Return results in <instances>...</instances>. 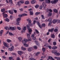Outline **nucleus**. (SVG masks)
Returning <instances> with one entry per match:
<instances>
[{"mask_svg": "<svg viewBox=\"0 0 60 60\" xmlns=\"http://www.w3.org/2000/svg\"><path fill=\"white\" fill-rule=\"evenodd\" d=\"M4 32V31L2 30H1L0 31V35H2V34Z\"/></svg>", "mask_w": 60, "mask_h": 60, "instance_id": "nucleus-21", "label": "nucleus"}, {"mask_svg": "<svg viewBox=\"0 0 60 60\" xmlns=\"http://www.w3.org/2000/svg\"><path fill=\"white\" fill-rule=\"evenodd\" d=\"M54 30V29L53 28L51 29H49V32H53V30Z\"/></svg>", "mask_w": 60, "mask_h": 60, "instance_id": "nucleus-29", "label": "nucleus"}, {"mask_svg": "<svg viewBox=\"0 0 60 60\" xmlns=\"http://www.w3.org/2000/svg\"><path fill=\"white\" fill-rule=\"evenodd\" d=\"M54 11L55 12H56V13H57V10L56 9H54Z\"/></svg>", "mask_w": 60, "mask_h": 60, "instance_id": "nucleus-40", "label": "nucleus"}, {"mask_svg": "<svg viewBox=\"0 0 60 60\" xmlns=\"http://www.w3.org/2000/svg\"><path fill=\"white\" fill-rule=\"evenodd\" d=\"M32 10V8H30L28 9V11H31Z\"/></svg>", "mask_w": 60, "mask_h": 60, "instance_id": "nucleus-64", "label": "nucleus"}, {"mask_svg": "<svg viewBox=\"0 0 60 60\" xmlns=\"http://www.w3.org/2000/svg\"><path fill=\"white\" fill-rule=\"evenodd\" d=\"M26 26L27 27V28L28 29L29 33V34H31V32H32V30L30 29V26H29L28 25H27Z\"/></svg>", "mask_w": 60, "mask_h": 60, "instance_id": "nucleus-3", "label": "nucleus"}, {"mask_svg": "<svg viewBox=\"0 0 60 60\" xmlns=\"http://www.w3.org/2000/svg\"><path fill=\"white\" fill-rule=\"evenodd\" d=\"M54 54L56 55H57V56H60V54L59 53H57V52H56L54 53Z\"/></svg>", "mask_w": 60, "mask_h": 60, "instance_id": "nucleus-14", "label": "nucleus"}, {"mask_svg": "<svg viewBox=\"0 0 60 60\" xmlns=\"http://www.w3.org/2000/svg\"><path fill=\"white\" fill-rule=\"evenodd\" d=\"M4 29H5L6 30H9V28L8 27H5L4 28Z\"/></svg>", "mask_w": 60, "mask_h": 60, "instance_id": "nucleus-37", "label": "nucleus"}, {"mask_svg": "<svg viewBox=\"0 0 60 60\" xmlns=\"http://www.w3.org/2000/svg\"><path fill=\"white\" fill-rule=\"evenodd\" d=\"M30 15H33L34 13L32 11H30Z\"/></svg>", "mask_w": 60, "mask_h": 60, "instance_id": "nucleus-32", "label": "nucleus"}, {"mask_svg": "<svg viewBox=\"0 0 60 60\" xmlns=\"http://www.w3.org/2000/svg\"><path fill=\"white\" fill-rule=\"evenodd\" d=\"M9 1L11 3H12V0H9Z\"/></svg>", "mask_w": 60, "mask_h": 60, "instance_id": "nucleus-51", "label": "nucleus"}, {"mask_svg": "<svg viewBox=\"0 0 60 60\" xmlns=\"http://www.w3.org/2000/svg\"><path fill=\"white\" fill-rule=\"evenodd\" d=\"M35 7L36 8H38V5H37L35 6Z\"/></svg>", "mask_w": 60, "mask_h": 60, "instance_id": "nucleus-61", "label": "nucleus"}, {"mask_svg": "<svg viewBox=\"0 0 60 60\" xmlns=\"http://www.w3.org/2000/svg\"><path fill=\"white\" fill-rule=\"evenodd\" d=\"M41 16L42 17V19H45L44 17V15H41Z\"/></svg>", "mask_w": 60, "mask_h": 60, "instance_id": "nucleus-43", "label": "nucleus"}, {"mask_svg": "<svg viewBox=\"0 0 60 60\" xmlns=\"http://www.w3.org/2000/svg\"><path fill=\"white\" fill-rule=\"evenodd\" d=\"M57 20L54 19L52 21V23H56V22H57Z\"/></svg>", "mask_w": 60, "mask_h": 60, "instance_id": "nucleus-17", "label": "nucleus"}, {"mask_svg": "<svg viewBox=\"0 0 60 60\" xmlns=\"http://www.w3.org/2000/svg\"><path fill=\"white\" fill-rule=\"evenodd\" d=\"M42 50L43 52H45L46 51V49L45 48H43L42 49Z\"/></svg>", "mask_w": 60, "mask_h": 60, "instance_id": "nucleus-33", "label": "nucleus"}, {"mask_svg": "<svg viewBox=\"0 0 60 60\" xmlns=\"http://www.w3.org/2000/svg\"><path fill=\"white\" fill-rule=\"evenodd\" d=\"M20 20H21V18H17L16 20V25H19V23Z\"/></svg>", "mask_w": 60, "mask_h": 60, "instance_id": "nucleus-4", "label": "nucleus"}, {"mask_svg": "<svg viewBox=\"0 0 60 60\" xmlns=\"http://www.w3.org/2000/svg\"><path fill=\"white\" fill-rule=\"evenodd\" d=\"M18 39L19 40V41H21L22 40V38L21 37H19L18 38Z\"/></svg>", "mask_w": 60, "mask_h": 60, "instance_id": "nucleus-24", "label": "nucleus"}, {"mask_svg": "<svg viewBox=\"0 0 60 60\" xmlns=\"http://www.w3.org/2000/svg\"><path fill=\"white\" fill-rule=\"evenodd\" d=\"M49 15H49V16H51V15H52V14L51 13H50L49 12Z\"/></svg>", "mask_w": 60, "mask_h": 60, "instance_id": "nucleus-57", "label": "nucleus"}, {"mask_svg": "<svg viewBox=\"0 0 60 60\" xmlns=\"http://www.w3.org/2000/svg\"><path fill=\"white\" fill-rule=\"evenodd\" d=\"M38 25L40 28H41V24H40V23L39 22H38Z\"/></svg>", "mask_w": 60, "mask_h": 60, "instance_id": "nucleus-26", "label": "nucleus"}, {"mask_svg": "<svg viewBox=\"0 0 60 60\" xmlns=\"http://www.w3.org/2000/svg\"><path fill=\"white\" fill-rule=\"evenodd\" d=\"M9 34L10 35H11V36L12 35V33L11 32H9Z\"/></svg>", "mask_w": 60, "mask_h": 60, "instance_id": "nucleus-47", "label": "nucleus"}, {"mask_svg": "<svg viewBox=\"0 0 60 60\" xmlns=\"http://www.w3.org/2000/svg\"><path fill=\"white\" fill-rule=\"evenodd\" d=\"M36 22V21L35 20H34L33 21V24H35Z\"/></svg>", "mask_w": 60, "mask_h": 60, "instance_id": "nucleus-60", "label": "nucleus"}, {"mask_svg": "<svg viewBox=\"0 0 60 60\" xmlns=\"http://www.w3.org/2000/svg\"><path fill=\"white\" fill-rule=\"evenodd\" d=\"M14 11L15 13H17V11L16 10H14Z\"/></svg>", "mask_w": 60, "mask_h": 60, "instance_id": "nucleus-59", "label": "nucleus"}, {"mask_svg": "<svg viewBox=\"0 0 60 60\" xmlns=\"http://www.w3.org/2000/svg\"><path fill=\"white\" fill-rule=\"evenodd\" d=\"M29 4V2L28 1H26L25 2V4Z\"/></svg>", "mask_w": 60, "mask_h": 60, "instance_id": "nucleus-25", "label": "nucleus"}, {"mask_svg": "<svg viewBox=\"0 0 60 60\" xmlns=\"http://www.w3.org/2000/svg\"><path fill=\"white\" fill-rule=\"evenodd\" d=\"M20 2L21 4H24V1L21 0L20 1Z\"/></svg>", "mask_w": 60, "mask_h": 60, "instance_id": "nucleus-44", "label": "nucleus"}, {"mask_svg": "<svg viewBox=\"0 0 60 60\" xmlns=\"http://www.w3.org/2000/svg\"><path fill=\"white\" fill-rule=\"evenodd\" d=\"M44 46L45 47H48V48H49V49H51V46H48V44H45V45H44Z\"/></svg>", "mask_w": 60, "mask_h": 60, "instance_id": "nucleus-9", "label": "nucleus"}, {"mask_svg": "<svg viewBox=\"0 0 60 60\" xmlns=\"http://www.w3.org/2000/svg\"><path fill=\"white\" fill-rule=\"evenodd\" d=\"M42 5L43 6L44 9L45 10L46 7V3L44 2H43L42 4Z\"/></svg>", "mask_w": 60, "mask_h": 60, "instance_id": "nucleus-7", "label": "nucleus"}, {"mask_svg": "<svg viewBox=\"0 0 60 60\" xmlns=\"http://www.w3.org/2000/svg\"><path fill=\"white\" fill-rule=\"evenodd\" d=\"M51 37L52 38H55V36L54 34H51Z\"/></svg>", "mask_w": 60, "mask_h": 60, "instance_id": "nucleus-20", "label": "nucleus"}, {"mask_svg": "<svg viewBox=\"0 0 60 60\" xmlns=\"http://www.w3.org/2000/svg\"><path fill=\"white\" fill-rule=\"evenodd\" d=\"M57 48V47L56 46H53L52 48V49H56Z\"/></svg>", "mask_w": 60, "mask_h": 60, "instance_id": "nucleus-22", "label": "nucleus"}, {"mask_svg": "<svg viewBox=\"0 0 60 60\" xmlns=\"http://www.w3.org/2000/svg\"><path fill=\"white\" fill-rule=\"evenodd\" d=\"M59 57H54L55 58V59H57V60H58L59 59Z\"/></svg>", "mask_w": 60, "mask_h": 60, "instance_id": "nucleus-42", "label": "nucleus"}, {"mask_svg": "<svg viewBox=\"0 0 60 60\" xmlns=\"http://www.w3.org/2000/svg\"><path fill=\"white\" fill-rule=\"evenodd\" d=\"M26 26L24 27L23 28V30H24V31H26Z\"/></svg>", "mask_w": 60, "mask_h": 60, "instance_id": "nucleus-35", "label": "nucleus"}, {"mask_svg": "<svg viewBox=\"0 0 60 60\" xmlns=\"http://www.w3.org/2000/svg\"><path fill=\"white\" fill-rule=\"evenodd\" d=\"M1 51L2 52V53H4V50H1Z\"/></svg>", "mask_w": 60, "mask_h": 60, "instance_id": "nucleus-62", "label": "nucleus"}, {"mask_svg": "<svg viewBox=\"0 0 60 60\" xmlns=\"http://www.w3.org/2000/svg\"><path fill=\"white\" fill-rule=\"evenodd\" d=\"M59 0H54L52 1H51L52 4H55L57 2H58Z\"/></svg>", "mask_w": 60, "mask_h": 60, "instance_id": "nucleus-10", "label": "nucleus"}, {"mask_svg": "<svg viewBox=\"0 0 60 60\" xmlns=\"http://www.w3.org/2000/svg\"><path fill=\"white\" fill-rule=\"evenodd\" d=\"M10 18L11 19H13V18H12V15H11L10 16Z\"/></svg>", "mask_w": 60, "mask_h": 60, "instance_id": "nucleus-52", "label": "nucleus"}, {"mask_svg": "<svg viewBox=\"0 0 60 60\" xmlns=\"http://www.w3.org/2000/svg\"><path fill=\"white\" fill-rule=\"evenodd\" d=\"M7 41L8 42H11V40L10 39H7Z\"/></svg>", "mask_w": 60, "mask_h": 60, "instance_id": "nucleus-31", "label": "nucleus"}, {"mask_svg": "<svg viewBox=\"0 0 60 60\" xmlns=\"http://www.w3.org/2000/svg\"><path fill=\"white\" fill-rule=\"evenodd\" d=\"M17 4L19 6H20V3L19 2H18Z\"/></svg>", "mask_w": 60, "mask_h": 60, "instance_id": "nucleus-58", "label": "nucleus"}, {"mask_svg": "<svg viewBox=\"0 0 60 60\" xmlns=\"http://www.w3.org/2000/svg\"><path fill=\"white\" fill-rule=\"evenodd\" d=\"M34 48L35 49H36L37 48V47L36 46H33Z\"/></svg>", "mask_w": 60, "mask_h": 60, "instance_id": "nucleus-48", "label": "nucleus"}, {"mask_svg": "<svg viewBox=\"0 0 60 60\" xmlns=\"http://www.w3.org/2000/svg\"><path fill=\"white\" fill-rule=\"evenodd\" d=\"M27 20L28 22H28L29 26H32L33 25L32 24H31V21L30 20V19H27Z\"/></svg>", "mask_w": 60, "mask_h": 60, "instance_id": "nucleus-2", "label": "nucleus"}, {"mask_svg": "<svg viewBox=\"0 0 60 60\" xmlns=\"http://www.w3.org/2000/svg\"><path fill=\"white\" fill-rule=\"evenodd\" d=\"M27 37H28V40L26 38H24V40H22V42L23 44V45L25 47H28L29 46L28 45L26 44V42L27 41H29L31 40V38H30V35L29 34H28L27 35Z\"/></svg>", "mask_w": 60, "mask_h": 60, "instance_id": "nucleus-1", "label": "nucleus"}, {"mask_svg": "<svg viewBox=\"0 0 60 60\" xmlns=\"http://www.w3.org/2000/svg\"><path fill=\"white\" fill-rule=\"evenodd\" d=\"M33 49V48L32 47H30V48H28V50L29 51H31Z\"/></svg>", "mask_w": 60, "mask_h": 60, "instance_id": "nucleus-16", "label": "nucleus"}, {"mask_svg": "<svg viewBox=\"0 0 60 60\" xmlns=\"http://www.w3.org/2000/svg\"><path fill=\"white\" fill-rule=\"evenodd\" d=\"M35 42L36 45H38V41H35Z\"/></svg>", "mask_w": 60, "mask_h": 60, "instance_id": "nucleus-54", "label": "nucleus"}, {"mask_svg": "<svg viewBox=\"0 0 60 60\" xmlns=\"http://www.w3.org/2000/svg\"><path fill=\"white\" fill-rule=\"evenodd\" d=\"M49 59H48L47 60H49V59H51L52 60H55V59H53L52 57L50 56H49L48 57Z\"/></svg>", "mask_w": 60, "mask_h": 60, "instance_id": "nucleus-13", "label": "nucleus"}, {"mask_svg": "<svg viewBox=\"0 0 60 60\" xmlns=\"http://www.w3.org/2000/svg\"><path fill=\"white\" fill-rule=\"evenodd\" d=\"M22 15H19V17H22Z\"/></svg>", "mask_w": 60, "mask_h": 60, "instance_id": "nucleus-53", "label": "nucleus"}, {"mask_svg": "<svg viewBox=\"0 0 60 60\" xmlns=\"http://www.w3.org/2000/svg\"><path fill=\"white\" fill-rule=\"evenodd\" d=\"M9 13L10 14H13V12L11 11V10L9 11Z\"/></svg>", "mask_w": 60, "mask_h": 60, "instance_id": "nucleus-28", "label": "nucleus"}, {"mask_svg": "<svg viewBox=\"0 0 60 60\" xmlns=\"http://www.w3.org/2000/svg\"><path fill=\"white\" fill-rule=\"evenodd\" d=\"M9 29L11 31H14V30H15L16 29V27H9Z\"/></svg>", "mask_w": 60, "mask_h": 60, "instance_id": "nucleus-5", "label": "nucleus"}, {"mask_svg": "<svg viewBox=\"0 0 60 60\" xmlns=\"http://www.w3.org/2000/svg\"><path fill=\"white\" fill-rule=\"evenodd\" d=\"M45 2L46 3H47V4H49L50 2V0H46L45 1Z\"/></svg>", "mask_w": 60, "mask_h": 60, "instance_id": "nucleus-18", "label": "nucleus"}, {"mask_svg": "<svg viewBox=\"0 0 60 60\" xmlns=\"http://www.w3.org/2000/svg\"><path fill=\"white\" fill-rule=\"evenodd\" d=\"M5 9L3 8V9L1 10V11L2 12H4L5 11Z\"/></svg>", "mask_w": 60, "mask_h": 60, "instance_id": "nucleus-36", "label": "nucleus"}, {"mask_svg": "<svg viewBox=\"0 0 60 60\" xmlns=\"http://www.w3.org/2000/svg\"><path fill=\"white\" fill-rule=\"evenodd\" d=\"M22 16H27V14H22Z\"/></svg>", "mask_w": 60, "mask_h": 60, "instance_id": "nucleus-41", "label": "nucleus"}, {"mask_svg": "<svg viewBox=\"0 0 60 60\" xmlns=\"http://www.w3.org/2000/svg\"><path fill=\"white\" fill-rule=\"evenodd\" d=\"M43 7H42V6L41 5L40 6V7H39L40 9V10H41V9H42V8Z\"/></svg>", "mask_w": 60, "mask_h": 60, "instance_id": "nucleus-45", "label": "nucleus"}, {"mask_svg": "<svg viewBox=\"0 0 60 60\" xmlns=\"http://www.w3.org/2000/svg\"><path fill=\"white\" fill-rule=\"evenodd\" d=\"M53 44L55 46V45H56V42H53Z\"/></svg>", "mask_w": 60, "mask_h": 60, "instance_id": "nucleus-50", "label": "nucleus"}, {"mask_svg": "<svg viewBox=\"0 0 60 60\" xmlns=\"http://www.w3.org/2000/svg\"><path fill=\"white\" fill-rule=\"evenodd\" d=\"M52 23V22H49V26H50V25H51V24Z\"/></svg>", "mask_w": 60, "mask_h": 60, "instance_id": "nucleus-49", "label": "nucleus"}, {"mask_svg": "<svg viewBox=\"0 0 60 60\" xmlns=\"http://www.w3.org/2000/svg\"><path fill=\"white\" fill-rule=\"evenodd\" d=\"M3 16L4 18H7L8 17V15L7 14H4Z\"/></svg>", "mask_w": 60, "mask_h": 60, "instance_id": "nucleus-19", "label": "nucleus"}, {"mask_svg": "<svg viewBox=\"0 0 60 60\" xmlns=\"http://www.w3.org/2000/svg\"><path fill=\"white\" fill-rule=\"evenodd\" d=\"M14 49V47L13 46H12L11 48H9L8 49L9 50V51H12L13 49Z\"/></svg>", "mask_w": 60, "mask_h": 60, "instance_id": "nucleus-11", "label": "nucleus"}, {"mask_svg": "<svg viewBox=\"0 0 60 60\" xmlns=\"http://www.w3.org/2000/svg\"><path fill=\"white\" fill-rule=\"evenodd\" d=\"M5 21H7V22H9L10 21V20L8 18H6L5 19Z\"/></svg>", "mask_w": 60, "mask_h": 60, "instance_id": "nucleus-27", "label": "nucleus"}, {"mask_svg": "<svg viewBox=\"0 0 60 60\" xmlns=\"http://www.w3.org/2000/svg\"><path fill=\"white\" fill-rule=\"evenodd\" d=\"M35 33L34 32V34L32 35H31V37H32V39L33 40H36V38L35 37H34V34H35Z\"/></svg>", "mask_w": 60, "mask_h": 60, "instance_id": "nucleus-6", "label": "nucleus"}, {"mask_svg": "<svg viewBox=\"0 0 60 60\" xmlns=\"http://www.w3.org/2000/svg\"><path fill=\"white\" fill-rule=\"evenodd\" d=\"M30 60H36L35 59H34V58H30Z\"/></svg>", "mask_w": 60, "mask_h": 60, "instance_id": "nucleus-34", "label": "nucleus"}, {"mask_svg": "<svg viewBox=\"0 0 60 60\" xmlns=\"http://www.w3.org/2000/svg\"><path fill=\"white\" fill-rule=\"evenodd\" d=\"M13 59V57H12V56L10 57H9V60H12V59Z\"/></svg>", "mask_w": 60, "mask_h": 60, "instance_id": "nucleus-30", "label": "nucleus"}, {"mask_svg": "<svg viewBox=\"0 0 60 60\" xmlns=\"http://www.w3.org/2000/svg\"><path fill=\"white\" fill-rule=\"evenodd\" d=\"M54 31L55 32H57V31H58V30L57 29H56L54 30Z\"/></svg>", "mask_w": 60, "mask_h": 60, "instance_id": "nucleus-56", "label": "nucleus"}, {"mask_svg": "<svg viewBox=\"0 0 60 60\" xmlns=\"http://www.w3.org/2000/svg\"><path fill=\"white\" fill-rule=\"evenodd\" d=\"M52 20L50 18L48 19V20H47V21H49V22H50V21H51Z\"/></svg>", "mask_w": 60, "mask_h": 60, "instance_id": "nucleus-38", "label": "nucleus"}, {"mask_svg": "<svg viewBox=\"0 0 60 60\" xmlns=\"http://www.w3.org/2000/svg\"><path fill=\"white\" fill-rule=\"evenodd\" d=\"M21 49L22 50H26V49L23 46L21 47Z\"/></svg>", "mask_w": 60, "mask_h": 60, "instance_id": "nucleus-23", "label": "nucleus"}, {"mask_svg": "<svg viewBox=\"0 0 60 60\" xmlns=\"http://www.w3.org/2000/svg\"><path fill=\"white\" fill-rule=\"evenodd\" d=\"M36 2V1L35 0H33L31 2V4H34Z\"/></svg>", "mask_w": 60, "mask_h": 60, "instance_id": "nucleus-12", "label": "nucleus"}, {"mask_svg": "<svg viewBox=\"0 0 60 60\" xmlns=\"http://www.w3.org/2000/svg\"><path fill=\"white\" fill-rule=\"evenodd\" d=\"M3 44L7 48H9V46L8 45V44L5 42H3Z\"/></svg>", "mask_w": 60, "mask_h": 60, "instance_id": "nucleus-8", "label": "nucleus"}, {"mask_svg": "<svg viewBox=\"0 0 60 60\" xmlns=\"http://www.w3.org/2000/svg\"><path fill=\"white\" fill-rule=\"evenodd\" d=\"M49 11H50V12H52V10L51 9H49Z\"/></svg>", "mask_w": 60, "mask_h": 60, "instance_id": "nucleus-63", "label": "nucleus"}, {"mask_svg": "<svg viewBox=\"0 0 60 60\" xmlns=\"http://www.w3.org/2000/svg\"><path fill=\"white\" fill-rule=\"evenodd\" d=\"M17 28L19 30H21V29L20 28V27H17Z\"/></svg>", "mask_w": 60, "mask_h": 60, "instance_id": "nucleus-46", "label": "nucleus"}, {"mask_svg": "<svg viewBox=\"0 0 60 60\" xmlns=\"http://www.w3.org/2000/svg\"><path fill=\"white\" fill-rule=\"evenodd\" d=\"M17 60H21L19 57H18L17 58Z\"/></svg>", "mask_w": 60, "mask_h": 60, "instance_id": "nucleus-55", "label": "nucleus"}, {"mask_svg": "<svg viewBox=\"0 0 60 60\" xmlns=\"http://www.w3.org/2000/svg\"><path fill=\"white\" fill-rule=\"evenodd\" d=\"M18 53L19 55H21V54H22L23 53V52H22L21 51H19L18 52Z\"/></svg>", "mask_w": 60, "mask_h": 60, "instance_id": "nucleus-15", "label": "nucleus"}, {"mask_svg": "<svg viewBox=\"0 0 60 60\" xmlns=\"http://www.w3.org/2000/svg\"><path fill=\"white\" fill-rule=\"evenodd\" d=\"M46 26V25L44 23H43L42 24V26H43V27H45Z\"/></svg>", "mask_w": 60, "mask_h": 60, "instance_id": "nucleus-39", "label": "nucleus"}]
</instances>
